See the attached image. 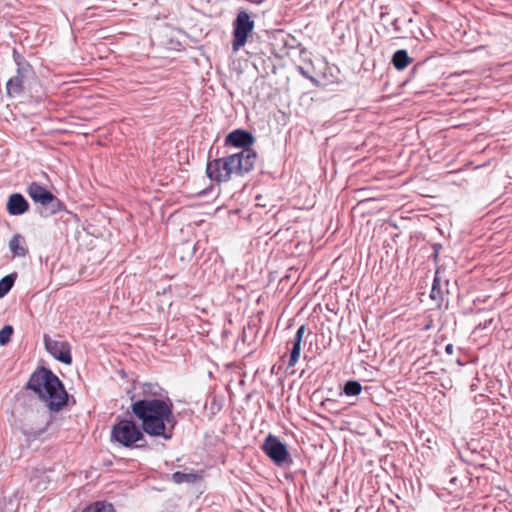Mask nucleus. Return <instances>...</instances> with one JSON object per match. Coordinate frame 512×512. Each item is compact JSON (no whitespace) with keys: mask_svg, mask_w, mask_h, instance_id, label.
<instances>
[{"mask_svg":"<svg viewBox=\"0 0 512 512\" xmlns=\"http://www.w3.org/2000/svg\"><path fill=\"white\" fill-rule=\"evenodd\" d=\"M132 413L141 421L142 430L150 436L172 438L176 419L169 397L165 400H136L131 405Z\"/></svg>","mask_w":512,"mask_h":512,"instance_id":"1","label":"nucleus"},{"mask_svg":"<svg viewBox=\"0 0 512 512\" xmlns=\"http://www.w3.org/2000/svg\"><path fill=\"white\" fill-rule=\"evenodd\" d=\"M26 388L45 401L51 411H60L68 402V393L62 382L45 367H39L32 373Z\"/></svg>","mask_w":512,"mask_h":512,"instance_id":"2","label":"nucleus"},{"mask_svg":"<svg viewBox=\"0 0 512 512\" xmlns=\"http://www.w3.org/2000/svg\"><path fill=\"white\" fill-rule=\"evenodd\" d=\"M256 160L257 154L253 149H243L227 157L208 161L206 174L214 182H227L232 174L243 176L252 171Z\"/></svg>","mask_w":512,"mask_h":512,"instance_id":"3","label":"nucleus"},{"mask_svg":"<svg viewBox=\"0 0 512 512\" xmlns=\"http://www.w3.org/2000/svg\"><path fill=\"white\" fill-rule=\"evenodd\" d=\"M111 439L124 447H142L145 437L139 426L133 420L121 419L113 425L111 430Z\"/></svg>","mask_w":512,"mask_h":512,"instance_id":"4","label":"nucleus"},{"mask_svg":"<svg viewBox=\"0 0 512 512\" xmlns=\"http://www.w3.org/2000/svg\"><path fill=\"white\" fill-rule=\"evenodd\" d=\"M26 192L35 203L41 205L39 213L42 217H50L63 209V203L37 182L30 183Z\"/></svg>","mask_w":512,"mask_h":512,"instance_id":"5","label":"nucleus"},{"mask_svg":"<svg viewBox=\"0 0 512 512\" xmlns=\"http://www.w3.org/2000/svg\"><path fill=\"white\" fill-rule=\"evenodd\" d=\"M13 58L17 65V74L10 78L6 84V91L9 97L21 95L24 92V79L33 73L32 66L16 49L13 50Z\"/></svg>","mask_w":512,"mask_h":512,"instance_id":"6","label":"nucleus"},{"mask_svg":"<svg viewBox=\"0 0 512 512\" xmlns=\"http://www.w3.org/2000/svg\"><path fill=\"white\" fill-rule=\"evenodd\" d=\"M254 29V21L246 11H240L233 22L232 48L238 51L247 41L249 34Z\"/></svg>","mask_w":512,"mask_h":512,"instance_id":"7","label":"nucleus"},{"mask_svg":"<svg viewBox=\"0 0 512 512\" xmlns=\"http://www.w3.org/2000/svg\"><path fill=\"white\" fill-rule=\"evenodd\" d=\"M262 449L265 454L278 466L283 465L289 458L286 445L272 434H269L265 438Z\"/></svg>","mask_w":512,"mask_h":512,"instance_id":"8","label":"nucleus"},{"mask_svg":"<svg viewBox=\"0 0 512 512\" xmlns=\"http://www.w3.org/2000/svg\"><path fill=\"white\" fill-rule=\"evenodd\" d=\"M44 344L46 350L55 359L67 365L72 363L70 345L67 342L56 341L51 339L48 335H45Z\"/></svg>","mask_w":512,"mask_h":512,"instance_id":"9","label":"nucleus"},{"mask_svg":"<svg viewBox=\"0 0 512 512\" xmlns=\"http://www.w3.org/2000/svg\"><path fill=\"white\" fill-rule=\"evenodd\" d=\"M226 144L232 145L234 147H239L243 149H251L250 146L254 142V137L251 133L238 129L229 133L225 139Z\"/></svg>","mask_w":512,"mask_h":512,"instance_id":"10","label":"nucleus"},{"mask_svg":"<svg viewBox=\"0 0 512 512\" xmlns=\"http://www.w3.org/2000/svg\"><path fill=\"white\" fill-rule=\"evenodd\" d=\"M6 208L10 215L18 216L29 210V203L22 194L14 193L9 196Z\"/></svg>","mask_w":512,"mask_h":512,"instance_id":"11","label":"nucleus"},{"mask_svg":"<svg viewBox=\"0 0 512 512\" xmlns=\"http://www.w3.org/2000/svg\"><path fill=\"white\" fill-rule=\"evenodd\" d=\"M9 249L14 257H25L28 254L25 238L21 234H15L9 241Z\"/></svg>","mask_w":512,"mask_h":512,"instance_id":"12","label":"nucleus"},{"mask_svg":"<svg viewBox=\"0 0 512 512\" xmlns=\"http://www.w3.org/2000/svg\"><path fill=\"white\" fill-rule=\"evenodd\" d=\"M162 394L163 389L158 384L145 383L142 386V398L140 400H165Z\"/></svg>","mask_w":512,"mask_h":512,"instance_id":"13","label":"nucleus"},{"mask_svg":"<svg viewBox=\"0 0 512 512\" xmlns=\"http://www.w3.org/2000/svg\"><path fill=\"white\" fill-rule=\"evenodd\" d=\"M172 481L175 484L189 483L193 484L201 480V476L198 473L190 472L184 473L180 471H176L171 476Z\"/></svg>","mask_w":512,"mask_h":512,"instance_id":"14","label":"nucleus"},{"mask_svg":"<svg viewBox=\"0 0 512 512\" xmlns=\"http://www.w3.org/2000/svg\"><path fill=\"white\" fill-rule=\"evenodd\" d=\"M392 62L397 70L405 69L410 63V58L407 51L397 50L393 55Z\"/></svg>","mask_w":512,"mask_h":512,"instance_id":"15","label":"nucleus"},{"mask_svg":"<svg viewBox=\"0 0 512 512\" xmlns=\"http://www.w3.org/2000/svg\"><path fill=\"white\" fill-rule=\"evenodd\" d=\"M83 512H115V509L111 503L97 501L87 506Z\"/></svg>","mask_w":512,"mask_h":512,"instance_id":"16","label":"nucleus"},{"mask_svg":"<svg viewBox=\"0 0 512 512\" xmlns=\"http://www.w3.org/2000/svg\"><path fill=\"white\" fill-rule=\"evenodd\" d=\"M439 274H440V271H439V269H437L436 273H435L434 280H433L432 289L430 292V297L433 300H442V298H443L441 286H440Z\"/></svg>","mask_w":512,"mask_h":512,"instance_id":"17","label":"nucleus"},{"mask_svg":"<svg viewBox=\"0 0 512 512\" xmlns=\"http://www.w3.org/2000/svg\"><path fill=\"white\" fill-rule=\"evenodd\" d=\"M301 341L292 340V349L288 361V367H293L298 362L301 353Z\"/></svg>","mask_w":512,"mask_h":512,"instance_id":"18","label":"nucleus"},{"mask_svg":"<svg viewBox=\"0 0 512 512\" xmlns=\"http://www.w3.org/2000/svg\"><path fill=\"white\" fill-rule=\"evenodd\" d=\"M347 396H357L362 391V386L358 381H347L343 388Z\"/></svg>","mask_w":512,"mask_h":512,"instance_id":"19","label":"nucleus"},{"mask_svg":"<svg viewBox=\"0 0 512 512\" xmlns=\"http://www.w3.org/2000/svg\"><path fill=\"white\" fill-rule=\"evenodd\" d=\"M15 277L7 275L0 280V298L4 297L13 287Z\"/></svg>","mask_w":512,"mask_h":512,"instance_id":"20","label":"nucleus"},{"mask_svg":"<svg viewBox=\"0 0 512 512\" xmlns=\"http://www.w3.org/2000/svg\"><path fill=\"white\" fill-rule=\"evenodd\" d=\"M13 334V327L10 326V325H6L4 326L1 330H0V345L1 346H4L6 345L7 343L10 342V338Z\"/></svg>","mask_w":512,"mask_h":512,"instance_id":"21","label":"nucleus"},{"mask_svg":"<svg viewBox=\"0 0 512 512\" xmlns=\"http://www.w3.org/2000/svg\"><path fill=\"white\" fill-rule=\"evenodd\" d=\"M46 430V426L44 427H41V428H38V429H35V430H31L29 431L28 429H25L23 430V432L27 435V436H33V437H38L40 436L42 433H44V431Z\"/></svg>","mask_w":512,"mask_h":512,"instance_id":"22","label":"nucleus"},{"mask_svg":"<svg viewBox=\"0 0 512 512\" xmlns=\"http://www.w3.org/2000/svg\"><path fill=\"white\" fill-rule=\"evenodd\" d=\"M305 331H306V327H305V325H301V326L297 329L296 334H295V336H294L293 340H295V341H301V342H302L303 337H304V334H305Z\"/></svg>","mask_w":512,"mask_h":512,"instance_id":"23","label":"nucleus"},{"mask_svg":"<svg viewBox=\"0 0 512 512\" xmlns=\"http://www.w3.org/2000/svg\"><path fill=\"white\" fill-rule=\"evenodd\" d=\"M445 351H446V353H447V354H452V353H453V351H454V347H453V345H452V344H448V345H446V347H445Z\"/></svg>","mask_w":512,"mask_h":512,"instance_id":"24","label":"nucleus"},{"mask_svg":"<svg viewBox=\"0 0 512 512\" xmlns=\"http://www.w3.org/2000/svg\"><path fill=\"white\" fill-rule=\"evenodd\" d=\"M299 72H300L304 77H306V78H308V79H310V80L314 81V78H313V77H310V76H309V75L304 71V69H303L302 67H299Z\"/></svg>","mask_w":512,"mask_h":512,"instance_id":"25","label":"nucleus"}]
</instances>
